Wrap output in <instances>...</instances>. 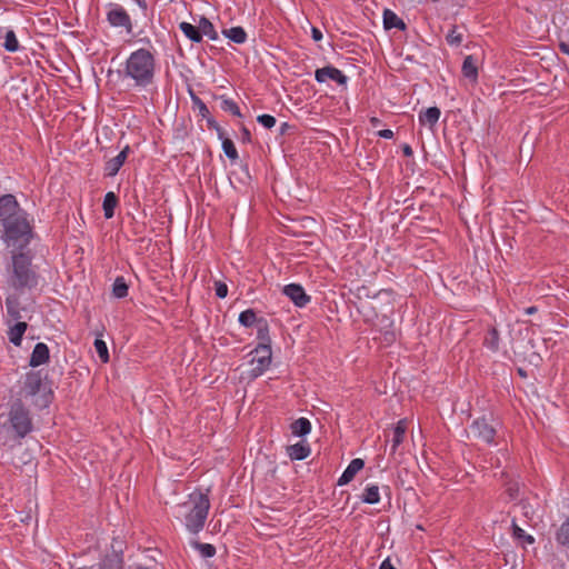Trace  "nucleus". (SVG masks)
Instances as JSON below:
<instances>
[{
	"instance_id": "1",
	"label": "nucleus",
	"mask_w": 569,
	"mask_h": 569,
	"mask_svg": "<svg viewBox=\"0 0 569 569\" xmlns=\"http://www.w3.org/2000/svg\"><path fill=\"white\" fill-rule=\"evenodd\" d=\"M0 223L3 228L2 239L20 249L27 247L32 237V226L28 213L20 207L13 194L0 197Z\"/></svg>"
},
{
	"instance_id": "2",
	"label": "nucleus",
	"mask_w": 569,
	"mask_h": 569,
	"mask_svg": "<svg viewBox=\"0 0 569 569\" xmlns=\"http://www.w3.org/2000/svg\"><path fill=\"white\" fill-rule=\"evenodd\" d=\"M32 430L33 422L29 409L21 399H16L10 405L8 421L0 426V438L4 445L19 446Z\"/></svg>"
},
{
	"instance_id": "3",
	"label": "nucleus",
	"mask_w": 569,
	"mask_h": 569,
	"mask_svg": "<svg viewBox=\"0 0 569 569\" xmlns=\"http://www.w3.org/2000/svg\"><path fill=\"white\" fill-rule=\"evenodd\" d=\"M157 62L154 54L144 48H140L129 54L124 63V78L133 81L141 89L153 86Z\"/></svg>"
},
{
	"instance_id": "4",
	"label": "nucleus",
	"mask_w": 569,
	"mask_h": 569,
	"mask_svg": "<svg viewBox=\"0 0 569 569\" xmlns=\"http://www.w3.org/2000/svg\"><path fill=\"white\" fill-rule=\"evenodd\" d=\"M210 501L204 493H192L188 501L179 505L178 512L184 519L188 531L192 533L200 532L206 523Z\"/></svg>"
},
{
	"instance_id": "5",
	"label": "nucleus",
	"mask_w": 569,
	"mask_h": 569,
	"mask_svg": "<svg viewBox=\"0 0 569 569\" xmlns=\"http://www.w3.org/2000/svg\"><path fill=\"white\" fill-rule=\"evenodd\" d=\"M11 283L16 289L34 288L38 284V276L32 269L31 258L26 253L12 256Z\"/></svg>"
},
{
	"instance_id": "6",
	"label": "nucleus",
	"mask_w": 569,
	"mask_h": 569,
	"mask_svg": "<svg viewBox=\"0 0 569 569\" xmlns=\"http://www.w3.org/2000/svg\"><path fill=\"white\" fill-rule=\"evenodd\" d=\"M250 378L256 379L260 377L271 365L272 351L271 346L266 342H260L250 353Z\"/></svg>"
},
{
	"instance_id": "7",
	"label": "nucleus",
	"mask_w": 569,
	"mask_h": 569,
	"mask_svg": "<svg viewBox=\"0 0 569 569\" xmlns=\"http://www.w3.org/2000/svg\"><path fill=\"white\" fill-rule=\"evenodd\" d=\"M470 432L475 438L486 443H495L496 427L486 417L473 420L470 426Z\"/></svg>"
},
{
	"instance_id": "8",
	"label": "nucleus",
	"mask_w": 569,
	"mask_h": 569,
	"mask_svg": "<svg viewBox=\"0 0 569 569\" xmlns=\"http://www.w3.org/2000/svg\"><path fill=\"white\" fill-rule=\"evenodd\" d=\"M108 22L116 28H124L128 33L132 32V21L123 7L117 3H110L107 12Z\"/></svg>"
},
{
	"instance_id": "9",
	"label": "nucleus",
	"mask_w": 569,
	"mask_h": 569,
	"mask_svg": "<svg viewBox=\"0 0 569 569\" xmlns=\"http://www.w3.org/2000/svg\"><path fill=\"white\" fill-rule=\"evenodd\" d=\"M42 389V376L40 371H30L24 376L21 393L26 398L37 397Z\"/></svg>"
},
{
	"instance_id": "10",
	"label": "nucleus",
	"mask_w": 569,
	"mask_h": 569,
	"mask_svg": "<svg viewBox=\"0 0 569 569\" xmlns=\"http://www.w3.org/2000/svg\"><path fill=\"white\" fill-rule=\"evenodd\" d=\"M282 293L288 297L298 308L306 307L311 300L310 296L306 293L303 287L298 283H290L284 286Z\"/></svg>"
},
{
	"instance_id": "11",
	"label": "nucleus",
	"mask_w": 569,
	"mask_h": 569,
	"mask_svg": "<svg viewBox=\"0 0 569 569\" xmlns=\"http://www.w3.org/2000/svg\"><path fill=\"white\" fill-rule=\"evenodd\" d=\"M315 78L319 83L326 82L328 79L336 81L340 86H345L348 78L337 68L327 66L315 71Z\"/></svg>"
},
{
	"instance_id": "12",
	"label": "nucleus",
	"mask_w": 569,
	"mask_h": 569,
	"mask_svg": "<svg viewBox=\"0 0 569 569\" xmlns=\"http://www.w3.org/2000/svg\"><path fill=\"white\" fill-rule=\"evenodd\" d=\"M50 359V351L46 343L39 342L34 346L32 353L30 356L29 365L33 368H37L41 365H44Z\"/></svg>"
},
{
	"instance_id": "13",
	"label": "nucleus",
	"mask_w": 569,
	"mask_h": 569,
	"mask_svg": "<svg viewBox=\"0 0 569 569\" xmlns=\"http://www.w3.org/2000/svg\"><path fill=\"white\" fill-rule=\"evenodd\" d=\"M129 152V147H124L116 157L106 162L104 172L109 177L116 176L123 166Z\"/></svg>"
},
{
	"instance_id": "14",
	"label": "nucleus",
	"mask_w": 569,
	"mask_h": 569,
	"mask_svg": "<svg viewBox=\"0 0 569 569\" xmlns=\"http://www.w3.org/2000/svg\"><path fill=\"white\" fill-rule=\"evenodd\" d=\"M365 462L360 458L352 459L341 477L338 479V486L348 485L355 476L363 468Z\"/></svg>"
},
{
	"instance_id": "15",
	"label": "nucleus",
	"mask_w": 569,
	"mask_h": 569,
	"mask_svg": "<svg viewBox=\"0 0 569 569\" xmlns=\"http://www.w3.org/2000/svg\"><path fill=\"white\" fill-rule=\"evenodd\" d=\"M310 452V446L305 440L287 447V453L291 460H303Z\"/></svg>"
},
{
	"instance_id": "16",
	"label": "nucleus",
	"mask_w": 569,
	"mask_h": 569,
	"mask_svg": "<svg viewBox=\"0 0 569 569\" xmlns=\"http://www.w3.org/2000/svg\"><path fill=\"white\" fill-rule=\"evenodd\" d=\"M556 542L567 552L569 560V518L565 520L555 533Z\"/></svg>"
},
{
	"instance_id": "17",
	"label": "nucleus",
	"mask_w": 569,
	"mask_h": 569,
	"mask_svg": "<svg viewBox=\"0 0 569 569\" xmlns=\"http://www.w3.org/2000/svg\"><path fill=\"white\" fill-rule=\"evenodd\" d=\"M461 71L463 77L476 83L478 80L477 59L471 54L467 56L463 59Z\"/></svg>"
},
{
	"instance_id": "18",
	"label": "nucleus",
	"mask_w": 569,
	"mask_h": 569,
	"mask_svg": "<svg viewBox=\"0 0 569 569\" xmlns=\"http://www.w3.org/2000/svg\"><path fill=\"white\" fill-rule=\"evenodd\" d=\"M27 329L28 323L24 321H18L13 326H11L8 330L9 341L14 346L20 347L22 342V337Z\"/></svg>"
},
{
	"instance_id": "19",
	"label": "nucleus",
	"mask_w": 569,
	"mask_h": 569,
	"mask_svg": "<svg viewBox=\"0 0 569 569\" xmlns=\"http://www.w3.org/2000/svg\"><path fill=\"white\" fill-rule=\"evenodd\" d=\"M407 432V421L406 419H401L397 422L396 427L392 431V439H391V452L395 453L398 449V447L403 442L405 436Z\"/></svg>"
},
{
	"instance_id": "20",
	"label": "nucleus",
	"mask_w": 569,
	"mask_h": 569,
	"mask_svg": "<svg viewBox=\"0 0 569 569\" xmlns=\"http://www.w3.org/2000/svg\"><path fill=\"white\" fill-rule=\"evenodd\" d=\"M383 27L387 30L392 28L405 30L407 26L392 10L386 9L383 11Z\"/></svg>"
},
{
	"instance_id": "21",
	"label": "nucleus",
	"mask_w": 569,
	"mask_h": 569,
	"mask_svg": "<svg viewBox=\"0 0 569 569\" xmlns=\"http://www.w3.org/2000/svg\"><path fill=\"white\" fill-rule=\"evenodd\" d=\"M440 109L437 107H430L419 113V121L421 124H428L429 127L436 126L440 118Z\"/></svg>"
},
{
	"instance_id": "22",
	"label": "nucleus",
	"mask_w": 569,
	"mask_h": 569,
	"mask_svg": "<svg viewBox=\"0 0 569 569\" xmlns=\"http://www.w3.org/2000/svg\"><path fill=\"white\" fill-rule=\"evenodd\" d=\"M290 429L293 436L305 437L311 431V422L307 418H299L290 425Z\"/></svg>"
},
{
	"instance_id": "23",
	"label": "nucleus",
	"mask_w": 569,
	"mask_h": 569,
	"mask_svg": "<svg viewBox=\"0 0 569 569\" xmlns=\"http://www.w3.org/2000/svg\"><path fill=\"white\" fill-rule=\"evenodd\" d=\"M222 34L238 44L244 43L247 41V32L242 27H232L229 29H223Z\"/></svg>"
},
{
	"instance_id": "24",
	"label": "nucleus",
	"mask_w": 569,
	"mask_h": 569,
	"mask_svg": "<svg viewBox=\"0 0 569 569\" xmlns=\"http://www.w3.org/2000/svg\"><path fill=\"white\" fill-rule=\"evenodd\" d=\"M198 29L199 32L201 33V38L203 36H207L210 40H218L219 38L218 32L216 31L212 22L206 17L200 18L198 22Z\"/></svg>"
},
{
	"instance_id": "25",
	"label": "nucleus",
	"mask_w": 569,
	"mask_h": 569,
	"mask_svg": "<svg viewBox=\"0 0 569 569\" xmlns=\"http://www.w3.org/2000/svg\"><path fill=\"white\" fill-rule=\"evenodd\" d=\"M118 206V198L114 192L110 191L104 196L102 208L106 219H111L114 216V209Z\"/></svg>"
},
{
	"instance_id": "26",
	"label": "nucleus",
	"mask_w": 569,
	"mask_h": 569,
	"mask_svg": "<svg viewBox=\"0 0 569 569\" xmlns=\"http://www.w3.org/2000/svg\"><path fill=\"white\" fill-rule=\"evenodd\" d=\"M179 29L192 42L201 41V33L199 32L198 26H193L189 22L183 21V22H180Z\"/></svg>"
},
{
	"instance_id": "27",
	"label": "nucleus",
	"mask_w": 569,
	"mask_h": 569,
	"mask_svg": "<svg viewBox=\"0 0 569 569\" xmlns=\"http://www.w3.org/2000/svg\"><path fill=\"white\" fill-rule=\"evenodd\" d=\"M361 500L368 505H375L380 501L379 487L377 485H368L362 493Z\"/></svg>"
},
{
	"instance_id": "28",
	"label": "nucleus",
	"mask_w": 569,
	"mask_h": 569,
	"mask_svg": "<svg viewBox=\"0 0 569 569\" xmlns=\"http://www.w3.org/2000/svg\"><path fill=\"white\" fill-rule=\"evenodd\" d=\"M99 569H122V559L116 553L108 555L100 562Z\"/></svg>"
},
{
	"instance_id": "29",
	"label": "nucleus",
	"mask_w": 569,
	"mask_h": 569,
	"mask_svg": "<svg viewBox=\"0 0 569 569\" xmlns=\"http://www.w3.org/2000/svg\"><path fill=\"white\" fill-rule=\"evenodd\" d=\"M128 290H129V287L127 284L124 278L121 276L117 277L112 284V295L118 299H122L128 296Z\"/></svg>"
},
{
	"instance_id": "30",
	"label": "nucleus",
	"mask_w": 569,
	"mask_h": 569,
	"mask_svg": "<svg viewBox=\"0 0 569 569\" xmlns=\"http://www.w3.org/2000/svg\"><path fill=\"white\" fill-rule=\"evenodd\" d=\"M499 341H500V338H499V332L496 328H490L485 337V340H483V345L492 350V351H497L499 349Z\"/></svg>"
},
{
	"instance_id": "31",
	"label": "nucleus",
	"mask_w": 569,
	"mask_h": 569,
	"mask_svg": "<svg viewBox=\"0 0 569 569\" xmlns=\"http://www.w3.org/2000/svg\"><path fill=\"white\" fill-rule=\"evenodd\" d=\"M218 130H219V137L222 139V149H223L226 156L231 160L238 159V151H237L236 146L232 142V140L229 138H223V132L220 129H218Z\"/></svg>"
},
{
	"instance_id": "32",
	"label": "nucleus",
	"mask_w": 569,
	"mask_h": 569,
	"mask_svg": "<svg viewBox=\"0 0 569 569\" xmlns=\"http://www.w3.org/2000/svg\"><path fill=\"white\" fill-rule=\"evenodd\" d=\"M259 319L252 309H247L239 315V322L243 327H252L258 325Z\"/></svg>"
},
{
	"instance_id": "33",
	"label": "nucleus",
	"mask_w": 569,
	"mask_h": 569,
	"mask_svg": "<svg viewBox=\"0 0 569 569\" xmlns=\"http://www.w3.org/2000/svg\"><path fill=\"white\" fill-rule=\"evenodd\" d=\"M3 47L9 52H16L19 50V41L13 30L7 31Z\"/></svg>"
},
{
	"instance_id": "34",
	"label": "nucleus",
	"mask_w": 569,
	"mask_h": 569,
	"mask_svg": "<svg viewBox=\"0 0 569 569\" xmlns=\"http://www.w3.org/2000/svg\"><path fill=\"white\" fill-rule=\"evenodd\" d=\"M191 546L197 549L203 558H211L216 555L214 546L210 543H202L199 541H192Z\"/></svg>"
},
{
	"instance_id": "35",
	"label": "nucleus",
	"mask_w": 569,
	"mask_h": 569,
	"mask_svg": "<svg viewBox=\"0 0 569 569\" xmlns=\"http://www.w3.org/2000/svg\"><path fill=\"white\" fill-rule=\"evenodd\" d=\"M93 345H94L96 352L98 353L100 360L103 363H107L109 361V352H108L107 343L101 339H96Z\"/></svg>"
},
{
	"instance_id": "36",
	"label": "nucleus",
	"mask_w": 569,
	"mask_h": 569,
	"mask_svg": "<svg viewBox=\"0 0 569 569\" xmlns=\"http://www.w3.org/2000/svg\"><path fill=\"white\" fill-rule=\"evenodd\" d=\"M257 335L260 342H266L270 345L269 329L266 320L259 319L257 325Z\"/></svg>"
},
{
	"instance_id": "37",
	"label": "nucleus",
	"mask_w": 569,
	"mask_h": 569,
	"mask_svg": "<svg viewBox=\"0 0 569 569\" xmlns=\"http://www.w3.org/2000/svg\"><path fill=\"white\" fill-rule=\"evenodd\" d=\"M512 529L515 538L523 540V542L528 545H532L535 542V538L531 535L526 533V531L515 522L512 523Z\"/></svg>"
},
{
	"instance_id": "38",
	"label": "nucleus",
	"mask_w": 569,
	"mask_h": 569,
	"mask_svg": "<svg viewBox=\"0 0 569 569\" xmlns=\"http://www.w3.org/2000/svg\"><path fill=\"white\" fill-rule=\"evenodd\" d=\"M221 109L223 111L232 113L236 117L242 116L238 104L232 99H223L221 102Z\"/></svg>"
},
{
	"instance_id": "39",
	"label": "nucleus",
	"mask_w": 569,
	"mask_h": 569,
	"mask_svg": "<svg viewBox=\"0 0 569 569\" xmlns=\"http://www.w3.org/2000/svg\"><path fill=\"white\" fill-rule=\"evenodd\" d=\"M7 312L13 320L21 319V312L19 310V305L16 300L8 299L6 302Z\"/></svg>"
},
{
	"instance_id": "40",
	"label": "nucleus",
	"mask_w": 569,
	"mask_h": 569,
	"mask_svg": "<svg viewBox=\"0 0 569 569\" xmlns=\"http://www.w3.org/2000/svg\"><path fill=\"white\" fill-rule=\"evenodd\" d=\"M447 42L451 46H459L462 42V34L457 31V28L453 27L451 31L447 34Z\"/></svg>"
},
{
	"instance_id": "41",
	"label": "nucleus",
	"mask_w": 569,
	"mask_h": 569,
	"mask_svg": "<svg viewBox=\"0 0 569 569\" xmlns=\"http://www.w3.org/2000/svg\"><path fill=\"white\" fill-rule=\"evenodd\" d=\"M192 102H193L194 107L198 108L199 114L202 118H207L210 114V111H209L208 107L206 106V103L200 98L193 96L192 97Z\"/></svg>"
},
{
	"instance_id": "42",
	"label": "nucleus",
	"mask_w": 569,
	"mask_h": 569,
	"mask_svg": "<svg viewBox=\"0 0 569 569\" xmlns=\"http://www.w3.org/2000/svg\"><path fill=\"white\" fill-rule=\"evenodd\" d=\"M257 121L267 129H271L276 124V118L270 114H261L257 118Z\"/></svg>"
},
{
	"instance_id": "43",
	"label": "nucleus",
	"mask_w": 569,
	"mask_h": 569,
	"mask_svg": "<svg viewBox=\"0 0 569 569\" xmlns=\"http://www.w3.org/2000/svg\"><path fill=\"white\" fill-rule=\"evenodd\" d=\"M214 291L218 298H226L228 295V286L224 282L216 281L214 282Z\"/></svg>"
},
{
	"instance_id": "44",
	"label": "nucleus",
	"mask_w": 569,
	"mask_h": 569,
	"mask_svg": "<svg viewBox=\"0 0 569 569\" xmlns=\"http://www.w3.org/2000/svg\"><path fill=\"white\" fill-rule=\"evenodd\" d=\"M49 402L50 398L48 395H41L39 398L34 400V405L38 406L39 408L48 407Z\"/></svg>"
},
{
	"instance_id": "45",
	"label": "nucleus",
	"mask_w": 569,
	"mask_h": 569,
	"mask_svg": "<svg viewBox=\"0 0 569 569\" xmlns=\"http://www.w3.org/2000/svg\"><path fill=\"white\" fill-rule=\"evenodd\" d=\"M378 136L383 139H392L393 131L390 129H383V130L378 131Z\"/></svg>"
},
{
	"instance_id": "46",
	"label": "nucleus",
	"mask_w": 569,
	"mask_h": 569,
	"mask_svg": "<svg viewBox=\"0 0 569 569\" xmlns=\"http://www.w3.org/2000/svg\"><path fill=\"white\" fill-rule=\"evenodd\" d=\"M311 37L315 41H320L322 39V32L318 28L312 27Z\"/></svg>"
},
{
	"instance_id": "47",
	"label": "nucleus",
	"mask_w": 569,
	"mask_h": 569,
	"mask_svg": "<svg viewBox=\"0 0 569 569\" xmlns=\"http://www.w3.org/2000/svg\"><path fill=\"white\" fill-rule=\"evenodd\" d=\"M241 133H242L243 141H248V142L251 141V133L246 127L241 128Z\"/></svg>"
},
{
	"instance_id": "48",
	"label": "nucleus",
	"mask_w": 569,
	"mask_h": 569,
	"mask_svg": "<svg viewBox=\"0 0 569 569\" xmlns=\"http://www.w3.org/2000/svg\"><path fill=\"white\" fill-rule=\"evenodd\" d=\"M379 569H396V568H395V567H393V565L391 563L390 559H389V558H387V559H385V560L381 562V565H380Z\"/></svg>"
},
{
	"instance_id": "49",
	"label": "nucleus",
	"mask_w": 569,
	"mask_h": 569,
	"mask_svg": "<svg viewBox=\"0 0 569 569\" xmlns=\"http://www.w3.org/2000/svg\"><path fill=\"white\" fill-rule=\"evenodd\" d=\"M559 50L563 53L569 56V43L567 42H560L559 43Z\"/></svg>"
},
{
	"instance_id": "50",
	"label": "nucleus",
	"mask_w": 569,
	"mask_h": 569,
	"mask_svg": "<svg viewBox=\"0 0 569 569\" xmlns=\"http://www.w3.org/2000/svg\"><path fill=\"white\" fill-rule=\"evenodd\" d=\"M402 152L406 157H411L413 154L412 148L409 144H405L402 147Z\"/></svg>"
},
{
	"instance_id": "51",
	"label": "nucleus",
	"mask_w": 569,
	"mask_h": 569,
	"mask_svg": "<svg viewBox=\"0 0 569 569\" xmlns=\"http://www.w3.org/2000/svg\"><path fill=\"white\" fill-rule=\"evenodd\" d=\"M143 11H147L148 3L147 0H133Z\"/></svg>"
},
{
	"instance_id": "52",
	"label": "nucleus",
	"mask_w": 569,
	"mask_h": 569,
	"mask_svg": "<svg viewBox=\"0 0 569 569\" xmlns=\"http://www.w3.org/2000/svg\"><path fill=\"white\" fill-rule=\"evenodd\" d=\"M537 310H538V309H537V307L531 306V307H528L527 309H525V312H526L527 315H533V313H536V312H537Z\"/></svg>"
},
{
	"instance_id": "53",
	"label": "nucleus",
	"mask_w": 569,
	"mask_h": 569,
	"mask_svg": "<svg viewBox=\"0 0 569 569\" xmlns=\"http://www.w3.org/2000/svg\"><path fill=\"white\" fill-rule=\"evenodd\" d=\"M370 123L372 127H378L380 124V119H378L377 117H372L370 118Z\"/></svg>"
},
{
	"instance_id": "54",
	"label": "nucleus",
	"mask_w": 569,
	"mask_h": 569,
	"mask_svg": "<svg viewBox=\"0 0 569 569\" xmlns=\"http://www.w3.org/2000/svg\"><path fill=\"white\" fill-rule=\"evenodd\" d=\"M137 569H148V568H146V567H139V568H137Z\"/></svg>"
}]
</instances>
